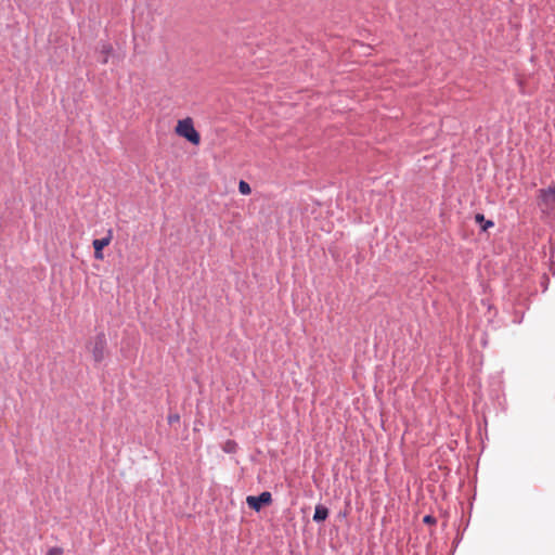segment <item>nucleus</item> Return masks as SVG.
<instances>
[{
	"label": "nucleus",
	"instance_id": "0eeeda50",
	"mask_svg": "<svg viewBox=\"0 0 555 555\" xmlns=\"http://www.w3.org/2000/svg\"><path fill=\"white\" fill-rule=\"evenodd\" d=\"M541 198L545 204L555 203V188L540 190Z\"/></svg>",
	"mask_w": 555,
	"mask_h": 555
},
{
	"label": "nucleus",
	"instance_id": "ddd939ff",
	"mask_svg": "<svg viewBox=\"0 0 555 555\" xmlns=\"http://www.w3.org/2000/svg\"><path fill=\"white\" fill-rule=\"evenodd\" d=\"M63 554V550L61 547H51L47 555H62Z\"/></svg>",
	"mask_w": 555,
	"mask_h": 555
},
{
	"label": "nucleus",
	"instance_id": "39448f33",
	"mask_svg": "<svg viewBox=\"0 0 555 555\" xmlns=\"http://www.w3.org/2000/svg\"><path fill=\"white\" fill-rule=\"evenodd\" d=\"M330 515L328 508L323 504H318L314 508L313 521L323 522Z\"/></svg>",
	"mask_w": 555,
	"mask_h": 555
},
{
	"label": "nucleus",
	"instance_id": "6e6552de",
	"mask_svg": "<svg viewBox=\"0 0 555 555\" xmlns=\"http://www.w3.org/2000/svg\"><path fill=\"white\" fill-rule=\"evenodd\" d=\"M113 52V47L109 43H103L101 47V54L103 55L102 63L106 64L108 55Z\"/></svg>",
	"mask_w": 555,
	"mask_h": 555
},
{
	"label": "nucleus",
	"instance_id": "f257e3e1",
	"mask_svg": "<svg viewBox=\"0 0 555 555\" xmlns=\"http://www.w3.org/2000/svg\"><path fill=\"white\" fill-rule=\"evenodd\" d=\"M176 133L194 145L201 142V135L194 128L193 120L190 117L178 121Z\"/></svg>",
	"mask_w": 555,
	"mask_h": 555
},
{
	"label": "nucleus",
	"instance_id": "20e7f679",
	"mask_svg": "<svg viewBox=\"0 0 555 555\" xmlns=\"http://www.w3.org/2000/svg\"><path fill=\"white\" fill-rule=\"evenodd\" d=\"M112 238H113V232H112V230H108L106 236H104L102 238L93 240L92 245L94 248V258L95 259L102 260L104 258L103 248L109 245Z\"/></svg>",
	"mask_w": 555,
	"mask_h": 555
},
{
	"label": "nucleus",
	"instance_id": "1a4fd4ad",
	"mask_svg": "<svg viewBox=\"0 0 555 555\" xmlns=\"http://www.w3.org/2000/svg\"><path fill=\"white\" fill-rule=\"evenodd\" d=\"M237 443L234 440H227L222 447L225 453H235L237 451Z\"/></svg>",
	"mask_w": 555,
	"mask_h": 555
},
{
	"label": "nucleus",
	"instance_id": "f8f14e48",
	"mask_svg": "<svg viewBox=\"0 0 555 555\" xmlns=\"http://www.w3.org/2000/svg\"><path fill=\"white\" fill-rule=\"evenodd\" d=\"M167 420H168V423H169L170 425H172V424H175V423H179V421H180V415H179V414H177V413H175V414H169V415H168V417H167Z\"/></svg>",
	"mask_w": 555,
	"mask_h": 555
},
{
	"label": "nucleus",
	"instance_id": "9b49d317",
	"mask_svg": "<svg viewBox=\"0 0 555 555\" xmlns=\"http://www.w3.org/2000/svg\"><path fill=\"white\" fill-rule=\"evenodd\" d=\"M423 522L431 526V525H436L437 519L433 515H425L423 518Z\"/></svg>",
	"mask_w": 555,
	"mask_h": 555
},
{
	"label": "nucleus",
	"instance_id": "9d476101",
	"mask_svg": "<svg viewBox=\"0 0 555 555\" xmlns=\"http://www.w3.org/2000/svg\"><path fill=\"white\" fill-rule=\"evenodd\" d=\"M238 191L243 195H249L251 193V188L246 181L241 180L238 183Z\"/></svg>",
	"mask_w": 555,
	"mask_h": 555
},
{
	"label": "nucleus",
	"instance_id": "7ed1b4c3",
	"mask_svg": "<svg viewBox=\"0 0 555 555\" xmlns=\"http://www.w3.org/2000/svg\"><path fill=\"white\" fill-rule=\"evenodd\" d=\"M246 503L249 508L259 512L262 507L272 503V494L269 491H263L259 495H248Z\"/></svg>",
	"mask_w": 555,
	"mask_h": 555
},
{
	"label": "nucleus",
	"instance_id": "f03ea898",
	"mask_svg": "<svg viewBox=\"0 0 555 555\" xmlns=\"http://www.w3.org/2000/svg\"><path fill=\"white\" fill-rule=\"evenodd\" d=\"M106 347L107 340L105 334L103 332L98 333L90 343V351L95 363H101L104 360Z\"/></svg>",
	"mask_w": 555,
	"mask_h": 555
},
{
	"label": "nucleus",
	"instance_id": "423d86ee",
	"mask_svg": "<svg viewBox=\"0 0 555 555\" xmlns=\"http://www.w3.org/2000/svg\"><path fill=\"white\" fill-rule=\"evenodd\" d=\"M475 222L480 225L482 231H487L494 227V222L492 220H487L482 214L475 215Z\"/></svg>",
	"mask_w": 555,
	"mask_h": 555
}]
</instances>
